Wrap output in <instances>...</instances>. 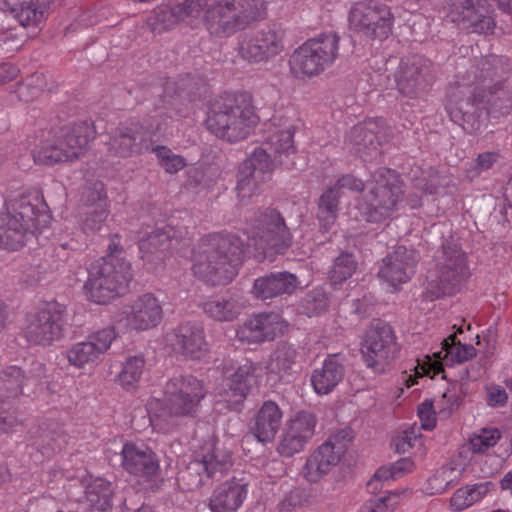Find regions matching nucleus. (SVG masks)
Masks as SVG:
<instances>
[{
	"mask_svg": "<svg viewBox=\"0 0 512 512\" xmlns=\"http://www.w3.org/2000/svg\"><path fill=\"white\" fill-rule=\"evenodd\" d=\"M263 0H184L154 11V31L173 28L183 21L189 25L201 20L210 36L228 38L263 18Z\"/></svg>",
	"mask_w": 512,
	"mask_h": 512,
	"instance_id": "1",
	"label": "nucleus"
},
{
	"mask_svg": "<svg viewBox=\"0 0 512 512\" xmlns=\"http://www.w3.org/2000/svg\"><path fill=\"white\" fill-rule=\"evenodd\" d=\"M512 108V65L503 56L481 61L476 87L465 98L456 95L447 111L451 120L469 134H478L490 113L508 114Z\"/></svg>",
	"mask_w": 512,
	"mask_h": 512,
	"instance_id": "2",
	"label": "nucleus"
},
{
	"mask_svg": "<svg viewBox=\"0 0 512 512\" xmlns=\"http://www.w3.org/2000/svg\"><path fill=\"white\" fill-rule=\"evenodd\" d=\"M243 247L242 240L233 234L203 238L194 255V274L212 285L228 284L237 274Z\"/></svg>",
	"mask_w": 512,
	"mask_h": 512,
	"instance_id": "3",
	"label": "nucleus"
},
{
	"mask_svg": "<svg viewBox=\"0 0 512 512\" xmlns=\"http://www.w3.org/2000/svg\"><path fill=\"white\" fill-rule=\"evenodd\" d=\"M50 219L38 196H21L10 212L0 214V248L19 250L47 227Z\"/></svg>",
	"mask_w": 512,
	"mask_h": 512,
	"instance_id": "4",
	"label": "nucleus"
},
{
	"mask_svg": "<svg viewBox=\"0 0 512 512\" xmlns=\"http://www.w3.org/2000/svg\"><path fill=\"white\" fill-rule=\"evenodd\" d=\"M258 123L254 107L243 95L227 94L216 99L206 120L207 128L228 142H238L250 135Z\"/></svg>",
	"mask_w": 512,
	"mask_h": 512,
	"instance_id": "5",
	"label": "nucleus"
},
{
	"mask_svg": "<svg viewBox=\"0 0 512 512\" xmlns=\"http://www.w3.org/2000/svg\"><path fill=\"white\" fill-rule=\"evenodd\" d=\"M403 197L400 176L394 170L380 167L366 181V191L358 204V210L365 221L380 223L398 211Z\"/></svg>",
	"mask_w": 512,
	"mask_h": 512,
	"instance_id": "6",
	"label": "nucleus"
},
{
	"mask_svg": "<svg viewBox=\"0 0 512 512\" xmlns=\"http://www.w3.org/2000/svg\"><path fill=\"white\" fill-rule=\"evenodd\" d=\"M206 389L201 380L193 375H178L169 379L162 399L152 398L147 403L150 420L168 422L173 416H193Z\"/></svg>",
	"mask_w": 512,
	"mask_h": 512,
	"instance_id": "7",
	"label": "nucleus"
},
{
	"mask_svg": "<svg viewBox=\"0 0 512 512\" xmlns=\"http://www.w3.org/2000/svg\"><path fill=\"white\" fill-rule=\"evenodd\" d=\"M133 277L131 264L121 257L106 255L91 263L84 285L87 298L107 304L120 296Z\"/></svg>",
	"mask_w": 512,
	"mask_h": 512,
	"instance_id": "8",
	"label": "nucleus"
},
{
	"mask_svg": "<svg viewBox=\"0 0 512 512\" xmlns=\"http://www.w3.org/2000/svg\"><path fill=\"white\" fill-rule=\"evenodd\" d=\"M247 245L264 257L284 254L292 245V234L283 215L275 208L256 211L246 221Z\"/></svg>",
	"mask_w": 512,
	"mask_h": 512,
	"instance_id": "9",
	"label": "nucleus"
},
{
	"mask_svg": "<svg viewBox=\"0 0 512 512\" xmlns=\"http://www.w3.org/2000/svg\"><path fill=\"white\" fill-rule=\"evenodd\" d=\"M340 57V36L335 32L321 33L306 40L291 54L289 67L298 79L313 78L332 67Z\"/></svg>",
	"mask_w": 512,
	"mask_h": 512,
	"instance_id": "10",
	"label": "nucleus"
},
{
	"mask_svg": "<svg viewBox=\"0 0 512 512\" xmlns=\"http://www.w3.org/2000/svg\"><path fill=\"white\" fill-rule=\"evenodd\" d=\"M436 260V269L429 272L424 292L429 301L454 294L467 275L465 255L452 239L443 241Z\"/></svg>",
	"mask_w": 512,
	"mask_h": 512,
	"instance_id": "11",
	"label": "nucleus"
},
{
	"mask_svg": "<svg viewBox=\"0 0 512 512\" xmlns=\"http://www.w3.org/2000/svg\"><path fill=\"white\" fill-rule=\"evenodd\" d=\"M233 458L229 450L216 443H206L178 474L187 490L205 485L207 480H220L232 467Z\"/></svg>",
	"mask_w": 512,
	"mask_h": 512,
	"instance_id": "12",
	"label": "nucleus"
},
{
	"mask_svg": "<svg viewBox=\"0 0 512 512\" xmlns=\"http://www.w3.org/2000/svg\"><path fill=\"white\" fill-rule=\"evenodd\" d=\"M66 306L48 302L26 317L23 327L25 339L32 345L48 347L60 341L66 332Z\"/></svg>",
	"mask_w": 512,
	"mask_h": 512,
	"instance_id": "13",
	"label": "nucleus"
},
{
	"mask_svg": "<svg viewBox=\"0 0 512 512\" xmlns=\"http://www.w3.org/2000/svg\"><path fill=\"white\" fill-rule=\"evenodd\" d=\"M399 348L392 327L377 321L367 329L362 342L361 354L367 368L375 374L389 371Z\"/></svg>",
	"mask_w": 512,
	"mask_h": 512,
	"instance_id": "14",
	"label": "nucleus"
},
{
	"mask_svg": "<svg viewBox=\"0 0 512 512\" xmlns=\"http://www.w3.org/2000/svg\"><path fill=\"white\" fill-rule=\"evenodd\" d=\"M393 22L394 16L390 8L375 0L357 2L349 12L351 29L370 39L388 38Z\"/></svg>",
	"mask_w": 512,
	"mask_h": 512,
	"instance_id": "15",
	"label": "nucleus"
},
{
	"mask_svg": "<svg viewBox=\"0 0 512 512\" xmlns=\"http://www.w3.org/2000/svg\"><path fill=\"white\" fill-rule=\"evenodd\" d=\"M435 77L431 61L418 54L403 57L394 72V81L399 93L411 99L426 94Z\"/></svg>",
	"mask_w": 512,
	"mask_h": 512,
	"instance_id": "16",
	"label": "nucleus"
},
{
	"mask_svg": "<svg viewBox=\"0 0 512 512\" xmlns=\"http://www.w3.org/2000/svg\"><path fill=\"white\" fill-rule=\"evenodd\" d=\"M352 436L349 430L342 429L332 434L307 458L303 468L305 479L317 483L336 467L345 454Z\"/></svg>",
	"mask_w": 512,
	"mask_h": 512,
	"instance_id": "17",
	"label": "nucleus"
},
{
	"mask_svg": "<svg viewBox=\"0 0 512 512\" xmlns=\"http://www.w3.org/2000/svg\"><path fill=\"white\" fill-rule=\"evenodd\" d=\"M46 378V365L37 359L26 362L24 367H6L0 372V401L17 398L25 391L34 392Z\"/></svg>",
	"mask_w": 512,
	"mask_h": 512,
	"instance_id": "18",
	"label": "nucleus"
},
{
	"mask_svg": "<svg viewBox=\"0 0 512 512\" xmlns=\"http://www.w3.org/2000/svg\"><path fill=\"white\" fill-rule=\"evenodd\" d=\"M447 18L471 33L492 34L496 26L486 0H449Z\"/></svg>",
	"mask_w": 512,
	"mask_h": 512,
	"instance_id": "19",
	"label": "nucleus"
},
{
	"mask_svg": "<svg viewBox=\"0 0 512 512\" xmlns=\"http://www.w3.org/2000/svg\"><path fill=\"white\" fill-rule=\"evenodd\" d=\"M285 31L269 25L253 32L240 46V54L250 63L268 62L284 51Z\"/></svg>",
	"mask_w": 512,
	"mask_h": 512,
	"instance_id": "20",
	"label": "nucleus"
},
{
	"mask_svg": "<svg viewBox=\"0 0 512 512\" xmlns=\"http://www.w3.org/2000/svg\"><path fill=\"white\" fill-rule=\"evenodd\" d=\"M114 327H106L86 337L84 341L73 344L66 351V358L70 365L82 369L96 365L102 355L110 348L116 339Z\"/></svg>",
	"mask_w": 512,
	"mask_h": 512,
	"instance_id": "21",
	"label": "nucleus"
},
{
	"mask_svg": "<svg viewBox=\"0 0 512 512\" xmlns=\"http://www.w3.org/2000/svg\"><path fill=\"white\" fill-rule=\"evenodd\" d=\"M317 424L316 416L309 411H299L287 420L277 451L281 456L292 457L301 452L312 439Z\"/></svg>",
	"mask_w": 512,
	"mask_h": 512,
	"instance_id": "22",
	"label": "nucleus"
},
{
	"mask_svg": "<svg viewBox=\"0 0 512 512\" xmlns=\"http://www.w3.org/2000/svg\"><path fill=\"white\" fill-rule=\"evenodd\" d=\"M148 146V130L138 120L120 123L108 142L110 154L127 158L139 155Z\"/></svg>",
	"mask_w": 512,
	"mask_h": 512,
	"instance_id": "23",
	"label": "nucleus"
},
{
	"mask_svg": "<svg viewBox=\"0 0 512 512\" xmlns=\"http://www.w3.org/2000/svg\"><path fill=\"white\" fill-rule=\"evenodd\" d=\"M162 316L163 310L158 299L151 293H145L123 307L118 321L125 320L127 328L142 331L156 327Z\"/></svg>",
	"mask_w": 512,
	"mask_h": 512,
	"instance_id": "24",
	"label": "nucleus"
},
{
	"mask_svg": "<svg viewBox=\"0 0 512 512\" xmlns=\"http://www.w3.org/2000/svg\"><path fill=\"white\" fill-rule=\"evenodd\" d=\"M166 343L174 353L200 359L207 351L204 330L201 326L185 322L166 334Z\"/></svg>",
	"mask_w": 512,
	"mask_h": 512,
	"instance_id": "25",
	"label": "nucleus"
},
{
	"mask_svg": "<svg viewBox=\"0 0 512 512\" xmlns=\"http://www.w3.org/2000/svg\"><path fill=\"white\" fill-rule=\"evenodd\" d=\"M418 259L416 250L397 246L383 259L378 275L392 286L406 283L414 274Z\"/></svg>",
	"mask_w": 512,
	"mask_h": 512,
	"instance_id": "26",
	"label": "nucleus"
},
{
	"mask_svg": "<svg viewBox=\"0 0 512 512\" xmlns=\"http://www.w3.org/2000/svg\"><path fill=\"white\" fill-rule=\"evenodd\" d=\"M284 321L276 313H262L247 319L237 330L241 342L259 344L283 334Z\"/></svg>",
	"mask_w": 512,
	"mask_h": 512,
	"instance_id": "27",
	"label": "nucleus"
},
{
	"mask_svg": "<svg viewBox=\"0 0 512 512\" xmlns=\"http://www.w3.org/2000/svg\"><path fill=\"white\" fill-rule=\"evenodd\" d=\"M254 372L255 367L252 364H244L224 380L219 397L228 409L240 410L252 386Z\"/></svg>",
	"mask_w": 512,
	"mask_h": 512,
	"instance_id": "28",
	"label": "nucleus"
},
{
	"mask_svg": "<svg viewBox=\"0 0 512 512\" xmlns=\"http://www.w3.org/2000/svg\"><path fill=\"white\" fill-rule=\"evenodd\" d=\"M122 466L130 474L152 480L159 472L155 453L144 445L126 443L122 449Z\"/></svg>",
	"mask_w": 512,
	"mask_h": 512,
	"instance_id": "29",
	"label": "nucleus"
},
{
	"mask_svg": "<svg viewBox=\"0 0 512 512\" xmlns=\"http://www.w3.org/2000/svg\"><path fill=\"white\" fill-rule=\"evenodd\" d=\"M86 211L81 220L82 230L86 234L100 232L108 217L105 193L101 183L88 187L83 193Z\"/></svg>",
	"mask_w": 512,
	"mask_h": 512,
	"instance_id": "30",
	"label": "nucleus"
},
{
	"mask_svg": "<svg viewBox=\"0 0 512 512\" xmlns=\"http://www.w3.org/2000/svg\"><path fill=\"white\" fill-rule=\"evenodd\" d=\"M55 133L69 161L83 155L89 141L95 138L92 125L86 121L65 125Z\"/></svg>",
	"mask_w": 512,
	"mask_h": 512,
	"instance_id": "31",
	"label": "nucleus"
},
{
	"mask_svg": "<svg viewBox=\"0 0 512 512\" xmlns=\"http://www.w3.org/2000/svg\"><path fill=\"white\" fill-rule=\"evenodd\" d=\"M282 417V410L276 402L265 401L251 419V433L259 442H271L281 426Z\"/></svg>",
	"mask_w": 512,
	"mask_h": 512,
	"instance_id": "32",
	"label": "nucleus"
},
{
	"mask_svg": "<svg viewBox=\"0 0 512 512\" xmlns=\"http://www.w3.org/2000/svg\"><path fill=\"white\" fill-rule=\"evenodd\" d=\"M247 496V484L232 479L219 485L209 499L211 512H237Z\"/></svg>",
	"mask_w": 512,
	"mask_h": 512,
	"instance_id": "33",
	"label": "nucleus"
},
{
	"mask_svg": "<svg viewBox=\"0 0 512 512\" xmlns=\"http://www.w3.org/2000/svg\"><path fill=\"white\" fill-rule=\"evenodd\" d=\"M339 354H331L311 374V385L319 395L329 394L343 380L345 367Z\"/></svg>",
	"mask_w": 512,
	"mask_h": 512,
	"instance_id": "34",
	"label": "nucleus"
},
{
	"mask_svg": "<svg viewBox=\"0 0 512 512\" xmlns=\"http://www.w3.org/2000/svg\"><path fill=\"white\" fill-rule=\"evenodd\" d=\"M271 121L275 129L271 131L265 145L273 154L274 159L283 163L284 158L296 151L293 140L296 126L288 119L283 121L282 117L274 116Z\"/></svg>",
	"mask_w": 512,
	"mask_h": 512,
	"instance_id": "35",
	"label": "nucleus"
},
{
	"mask_svg": "<svg viewBox=\"0 0 512 512\" xmlns=\"http://www.w3.org/2000/svg\"><path fill=\"white\" fill-rule=\"evenodd\" d=\"M296 275L283 271L275 272L257 278L254 282V290L258 298L263 300L292 294L298 286Z\"/></svg>",
	"mask_w": 512,
	"mask_h": 512,
	"instance_id": "36",
	"label": "nucleus"
},
{
	"mask_svg": "<svg viewBox=\"0 0 512 512\" xmlns=\"http://www.w3.org/2000/svg\"><path fill=\"white\" fill-rule=\"evenodd\" d=\"M7 11L23 27L37 28L46 19L47 3L45 0H3Z\"/></svg>",
	"mask_w": 512,
	"mask_h": 512,
	"instance_id": "37",
	"label": "nucleus"
},
{
	"mask_svg": "<svg viewBox=\"0 0 512 512\" xmlns=\"http://www.w3.org/2000/svg\"><path fill=\"white\" fill-rule=\"evenodd\" d=\"M375 126L376 123L369 121L356 125L350 130L348 141L363 161H372L381 154L380 142L374 130Z\"/></svg>",
	"mask_w": 512,
	"mask_h": 512,
	"instance_id": "38",
	"label": "nucleus"
},
{
	"mask_svg": "<svg viewBox=\"0 0 512 512\" xmlns=\"http://www.w3.org/2000/svg\"><path fill=\"white\" fill-rule=\"evenodd\" d=\"M33 158L36 163L44 165L69 161L64 147L60 145L56 133L52 131H41V140L33 150Z\"/></svg>",
	"mask_w": 512,
	"mask_h": 512,
	"instance_id": "39",
	"label": "nucleus"
},
{
	"mask_svg": "<svg viewBox=\"0 0 512 512\" xmlns=\"http://www.w3.org/2000/svg\"><path fill=\"white\" fill-rule=\"evenodd\" d=\"M297 358V349L292 344L281 342L271 353L266 368L269 373L282 378L295 372V368L297 367Z\"/></svg>",
	"mask_w": 512,
	"mask_h": 512,
	"instance_id": "40",
	"label": "nucleus"
},
{
	"mask_svg": "<svg viewBox=\"0 0 512 512\" xmlns=\"http://www.w3.org/2000/svg\"><path fill=\"white\" fill-rule=\"evenodd\" d=\"M169 247L162 227H156L139 239L141 258L153 263L163 259V252Z\"/></svg>",
	"mask_w": 512,
	"mask_h": 512,
	"instance_id": "41",
	"label": "nucleus"
},
{
	"mask_svg": "<svg viewBox=\"0 0 512 512\" xmlns=\"http://www.w3.org/2000/svg\"><path fill=\"white\" fill-rule=\"evenodd\" d=\"M113 490L111 483L95 478L85 487V498L89 505L96 510L105 511L112 505Z\"/></svg>",
	"mask_w": 512,
	"mask_h": 512,
	"instance_id": "42",
	"label": "nucleus"
},
{
	"mask_svg": "<svg viewBox=\"0 0 512 512\" xmlns=\"http://www.w3.org/2000/svg\"><path fill=\"white\" fill-rule=\"evenodd\" d=\"M203 311L217 321H232L241 311V306L233 297H219L206 301Z\"/></svg>",
	"mask_w": 512,
	"mask_h": 512,
	"instance_id": "43",
	"label": "nucleus"
},
{
	"mask_svg": "<svg viewBox=\"0 0 512 512\" xmlns=\"http://www.w3.org/2000/svg\"><path fill=\"white\" fill-rule=\"evenodd\" d=\"M339 199V193L331 187L319 198L317 218L320 223V229L324 232L329 231L336 221Z\"/></svg>",
	"mask_w": 512,
	"mask_h": 512,
	"instance_id": "44",
	"label": "nucleus"
},
{
	"mask_svg": "<svg viewBox=\"0 0 512 512\" xmlns=\"http://www.w3.org/2000/svg\"><path fill=\"white\" fill-rule=\"evenodd\" d=\"M266 181V177L258 175L252 170L240 166L237 175L236 192L241 205L249 203L253 196L258 195L259 184Z\"/></svg>",
	"mask_w": 512,
	"mask_h": 512,
	"instance_id": "45",
	"label": "nucleus"
},
{
	"mask_svg": "<svg viewBox=\"0 0 512 512\" xmlns=\"http://www.w3.org/2000/svg\"><path fill=\"white\" fill-rule=\"evenodd\" d=\"M145 359L142 355H134L126 358L118 375V380L126 389L137 383L143 374Z\"/></svg>",
	"mask_w": 512,
	"mask_h": 512,
	"instance_id": "46",
	"label": "nucleus"
},
{
	"mask_svg": "<svg viewBox=\"0 0 512 512\" xmlns=\"http://www.w3.org/2000/svg\"><path fill=\"white\" fill-rule=\"evenodd\" d=\"M273 154L266 147H257L251 155L241 164V167L267 178L273 169Z\"/></svg>",
	"mask_w": 512,
	"mask_h": 512,
	"instance_id": "47",
	"label": "nucleus"
},
{
	"mask_svg": "<svg viewBox=\"0 0 512 512\" xmlns=\"http://www.w3.org/2000/svg\"><path fill=\"white\" fill-rule=\"evenodd\" d=\"M442 349L445 351V358L457 363L465 362L476 355V349L471 344H462L457 340L455 334H451L442 341Z\"/></svg>",
	"mask_w": 512,
	"mask_h": 512,
	"instance_id": "48",
	"label": "nucleus"
},
{
	"mask_svg": "<svg viewBox=\"0 0 512 512\" xmlns=\"http://www.w3.org/2000/svg\"><path fill=\"white\" fill-rule=\"evenodd\" d=\"M356 269V261L352 254L342 253L335 261L330 271V278L333 283H342L348 279Z\"/></svg>",
	"mask_w": 512,
	"mask_h": 512,
	"instance_id": "49",
	"label": "nucleus"
},
{
	"mask_svg": "<svg viewBox=\"0 0 512 512\" xmlns=\"http://www.w3.org/2000/svg\"><path fill=\"white\" fill-rule=\"evenodd\" d=\"M326 308L327 298L321 290H313L307 293L300 303V312L308 317L318 315Z\"/></svg>",
	"mask_w": 512,
	"mask_h": 512,
	"instance_id": "50",
	"label": "nucleus"
},
{
	"mask_svg": "<svg viewBox=\"0 0 512 512\" xmlns=\"http://www.w3.org/2000/svg\"><path fill=\"white\" fill-rule=\"evenodd\" d=\"M499 439L500 432L498 429H483L479 434L474 435L470 439V449L474 453H483L490 447L495 446Z\"/></svg>",
	"mask_w": 512,
	"mask_h": 512,
	"instance_id": "51",
	"label": "nucleus"
},
{
	"mask_svg": "<svg viewBox=\"0 0 512 512\" xmlns=\"http://www.w3.org/2000/svg\"><path fill=\"white\" fill-rule=\"evenodd\" d=\"M65 443V436L57 432H46L41 435L40 443L38 444L42 454L50 456L60 451Z\"/></svg>",
	"mask_w": 512,
	"mask_h": 512,
	"instance_id": "52",
	"label": "nucleus"
},
{
	"mask_svg": "<svg viewBox=\"0 0 512 512\" xmlns=\"http://www.w3.org/2000/svg\"><path fill=\"white\" fill-rule=\"evenodd\" d=\"M486 403L492 408H502L508 402V393L506 389L500 385H488L485 387Z\"/></svg>",
	"mask_w": 512,
	"mask_h": 512,
	"instance_id": "53",
	"label": "nucleus"
},
{
	"mask_svg": "<svg viewBox=\"0 0 512 512\" xmlns=\"http://www.w3.org/2000/svg\"><path fill=\"white\" fill-rule=\"evenodd\" d=\"M332 189H335L336 192L339 193L341 197L342 189H348L355 192H365L366 191V182L361 179L355 177L352 174H346L341 176L336 183L331 186Z\"/></svg>",
	"mask_w": 512,
	"mask_h": 512,
	"instance_id": "54",
	"label": "nucleus"
},
{
	"mask_svg": "<svg viewBox=\"0 0 512 512\" xmlns=\"http://www.w3.org/2000/svg\"><path fill=\"white\" fill-rule=\"evenodd\" d=\"M417 444L421 445L420 434L414 428L405 430L395 440V447L399 453H406Z\"/></svg>",
	"mask_w": 512,
	"mask_h": 512,
	"instance_id": "55",
	"label": "nucleus"
},
{
	"mask_svg": "<svg viewBox=\"0 0 512 512\" xmlns=\"http://www.w3.org/2000/svg\"><path fill=\"white\" fill-rule=\"evenodd\" d=\"M418 416L423 429L431 430L435 427L436 416L432 402L425 401L421 403L418 407Z\"/></svg>",
	"mask_w": 512,
	"mask_h": 512,
	"instance_id": "56",
	"label": "nucleus"
},
{
	"mask_svg": "<svg viewBox=\"0 0 512 512\" xmlns=\"http://www.w3.org/2000/svg\"><path fill=\"white\" fill-rule=\"evenodd\" d=\"M390 496L370 499L361 507L360 512H393L394 508L389 504Z\"/></svg>",
	"mask_w": 512,
	"mask_h": 512,
	"instance_id": "57",
	"label": "nucleus"
},
{
	"mask_svg": "<svg viewBox=\"0 0 512 512\" xmlns=\"http://www.w3.org/2000/svg\"><path fill=\"white\" fill-rule=\"evenodd\" d=\"M474 503L473 495L467 488L458 489L450 500L452 508L456 511L463 510Z\"/></svg>",
	"mask_w": 512,
	"mask_h": 512,
	"instance_id": "58",
	"label": "nucleus"
},
{
	"mask_svg": "<svg viewBox=\"0 0 512 512\" xmlns=\"http://www.w3.org/2000/svg\"><path fill=\"white\" fill-rule=\"evenodd\" d=\"M161 227L163 229V232H165V235L167 236L168 243L172 240H176L178 242L183 241L189 235L187 227L178 224H173L172 222L165 224Z\"/></svg>",
	"mask_w": 512,
	"mask_h": 512,
	"instance_id": "59",
	"label": "nucleus"
},
{
	"mask_svg": "<svg viewBox=\"0 0 512 512\" xmlns=\"http://www.w3.org/2000/svg\"><path fill=\"white\" fill-rule=\"evenodd\" d=\"M301 492L299 490H292L287 493L284 499L279 503L280 512H291L297 506L301 505Z\"/></svg>",
	"mask_w": 512,
	"mask_h": 512,
	"instance_id": "60",
	"label": "nucleus"
},
{
	"mask_svg": "<svg viewBox=\"0 0 512 512\" xmlns=\"http://www.w3.org/2000/svg\"><path fill=\"white\" fill-rule=\"evenodd\" d=\"M499 154L496 152L480 153L475 159L474 169L477 173L490 169L497 161Z\"/></svg>",
	"mask_w": 512,
	"mask_h": 512,
	"instance_id": "61",
	"label": "nucleus"
},
{
	"mask_svg": "<svg viewBox=\"0 0 512 512\" xmlns=\"http://www.w3.org/2000/svg\"><path fill=\"white\" fill-rule=\"evenodd\" d=\"M185 166V160L183 157L172 154L170 158L161 165V167L168 173L173 174L181 170Z\"/></svg>",
	"mask_w": 512,
	"mask_h": 512,
	"instance_id": "62",
	"label": "nucleus"
},
{
	"mask_svg": "<svg viewBox=\"0 0 512 512\" xmlns=\"http://www.w3.org/2000/svg\"><path fill=\"white\" fill-rule=\"evenodd\" d=\"M492 486L493 484L491 482H482L472 486H467L466 488L473 495L474 502H477L490 491Z\"/></svg>",
	"mask_w": 512,
	"mask_h": 512,
	"instance_id": "63",
	"label": "nucleus"
},
{
	"mask_svg": "<svg viewBox=\"0 0 512 512\" xmlns=\"http://www.w3.org/2000/svg\"><path fill=\"white\" fill-rule=\"evenodd\" d=\"M413 462L408 458H402L398 461H396L392 466V474L393 479H396L397 477L403 475L405 472H409L412 470Z\"/></svg>",
	"mask_w": 512,
	"mask_h": 512,
	"instance_id": "64",
	"label": "nucleus"
}]
</instances>
